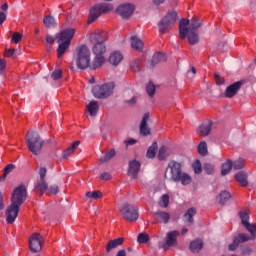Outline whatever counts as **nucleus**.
I'll use <instances>...</instances> for the list:
<instances>
[{
    "label": "nucleus",
    "mask_w": 256,
    "mask_h": 256,
    "mask_svg": "<svg viewBox=\"0 0 256 256\" xmlns=\"http://www.w3.org/2000/svg\"><path fill=\"white\" fill-rule=\"evenodd\" d=\"M181 167V163L175 160L169 162L168 169H170V179L174 183H181V185L184 186L190 185V183L193 181V178H191V175H189L187 172H183Z\"/></svg>",
    "instance_id": "obj_1"
},
{
    "label": "nucleus",
    "mask_w": 256,
    "mask_h": 256,
    "mask_svg": "<svg viewBox=\"0 0 256 256\" xmlns=\"http://www.w3.org/2000/svg\"><path fill=\"white\" fill-rule=\"evenodd\" d=\"M76 65L78 69H89L91 65V50L87 45H81L76 48Z\"/></svg>",
    "instance_id": "obj_2"
},
{
    "label": "nucleus",
    "mask_w": 256,
    "mask_h": 256,
    "mask_svg": "<svg viewBox=\"0 0 256 256\" xmlns=\"http://www.w3.org/2000/svg\"><path fill=\"white\" fill-rule=\"evenodd\" d=\"M44 143L45 141H43V138L39 136V133L28 132L26 136V145L33 155H39V153H41Z\"/></svg>",
    "instance_id": "obj_3"
},
{
    "label": "nucleus",
    "mask_w": 256,
    "mask_h": 256,
    "mask_svg": "<svg viewBox=\"0 0 256 256\" xmlns=\"http://www.w3.org/2000/svg\"><path fill=\"white\" fill-rule=\"evenodd\" d=\"M201 27V20L192 18L190 21L187 18H183L179 22V36L180 39H187V33L189 31H197Z\"/></svg>",
    "instance_id": "obj_4"
},
{
    "label": "nucleus",
    "mask_w": 256,
    "mask_h": 256,
    "mask_svg": "<svg viewBox=\"0 0 256 256\" xmlns=\"http://www.w3.org/2000/svg\"><path fill=\"white\" fill-rule=\"evenodd\" d=\"M91 41L94 43L92 52L94 55H105L107 51V46H105V41H107V32H102L101 34H94L91 36Z\"/></svg>",
    "instance_id": "obj_5"
},
{
    "label": "nucleus",
    "mask_w": 256,
    "mask_h": 256,
    "mask_svg": "<svg viewBox=\"0 0 256 256\" xmlns=\"http://www.w3.org/2000/svg\"><path fill=\"white\" fill-rule=\"evenodd\" d=\"M115 89V83L109 82L102 85H96L92 88V93L96 99H107Z\"/></svg>",
    "instance_id": "obj_6"
},
{
    "label": "nucleus",
    "mask_w": 256,
    "mask_h": 256,
    "mask_svg": "<svg viewBox=\"0 0 256 256\" xmlns=\"http://www.w3.org/2000/svg\"><path fill=\"white\" fill-rule=\"evenodd\" d=\"M120 213L125 219V221H129L130 223H135L137 219H139V208L135 205L126 203L120 208Z\"/></svg>",
    "instance_id": "obj_7"
},
{
    "label": "nucleus",
    "mask_w": 256,
    "mask_h": 256,
    "mask_svg": "<svg viewBox=\"0 0 256 256\" xmlns=\"http://www.w3.org/2000/svg\"><path fill=\"white\" fill-rule=\"evenodd\" d=\"M177 12H168L158 23L160 33H167L177 23Z\"/></svg>",
    "instance_id": "obj_8"
},
{
    "label": "nucleus",
    "mask_w": 256,
    "mask_h": 256,
    "mask_svg": "<svg viewBox=\"0 0 256 256\" xmlns=\"http://www.w3.org/2000/svg\"><path fill=\"white\" fill-rule=\"evenodd\" d=\"M27 199V188L25 185H20L13 190L11 205L21 208L22 204L25 203Z\"/></svg>",
    "instance_id": "obj_9"
},
{
    "label": "nucleus",
    "mask_w": 256,
    "mask_h": 256,
    "mask_svg": "<svg viewBox=\"0 0 256 256\" xmlns=\"http://www.w3.org/2000/svg\"><path fill=\"white\" fill-rule=\"evenodd\" d=\"M179 235H181V233H179V231L177 230L168 232L166 234L165 241L159 243L160 249H164V251H167L170 249V247H175V245H177V237H179Z\"/></svg>",
    "instance_id": "obj_10"
},
{
    "label": "nucleus",
    "mask_w": 256,
    "mask_h": 256,
    "mask_svg": "<svg viewBox=\"0 0 256 256\" xmlns=\"http://www.w3.org/2000/svg\"><path fill=\"white\" fill-rule=\"evenodd\" d=\"M75 33V28H64L58 34H56V39L57 41L71 44V41H73V37H75Z\"/></svg>",
    "instance_id": "obj_11"
},
{
    "label": "nucleus",
    "mask_w": 256,
    "mask_h": 256,
    "mask_svg": "<svg viewBox=\"0 0 256 256\" xmlns=\"http://www.w3.org/2000/svg\"><path fill=\"white\" fill-rule=\"evenodd\" d=\"M116 13L122 17V19H129L133 13H135V5L131 3L121 4L117 7Z\"/></svg>",
    "instance_id": "obj_12"
},
{
    "label": "nucleus",
    "mask_w": 256,
    "mask_h": 256,
    "mask_svg": "<svg viewBox=\"0 0 256 256\" xmlns=\"http://www.w3.org/2000/svg\"><path fill=\"white\" fill-rule=\"evenodd\" d=\"M41 239H43V237L39 233H34L31 235L29 239V247L32 253H39V251L43 249V246L41 245Z\"/></svg>",
    "instance_id": "obj_13"
},
{
    "label": "nucleus",
    "mask_w": 256,
    "mask_h": 256,
    "mask_svg": "<svg viewBox=\"0 0 256 256\" xmlns=\"http://www.w3.org/2000/svg\"><path fill=\"white\" fill-rule=\"evenodd\" d=\"M19 206H14L13 204H10L9 207L6 209V223L8 225H11L15 223V219H17L19 215Z\"/></svg>",
    "instance_id": "obj_14"
},
{
    "label": "nucleus",
    "mask_w": 256,
    "mask_h": 256,
    "mask_svg": "<svg viewBox=\"0 0 256 256\" xmlns=\"http://www.w3.org/2000/svg\"><path fill=\"white\" fill-rule=\"evenodd\" d=\"M241 87H243V81H237L234 82L233 84L229 85L225 92L224 96L227 97L228 99H233L237 93L241 90Z\"/></svg>",
    "instance_id": "obj_15"
},
{
    "label": "nucleus",
    "mask_w": 256,
    "mask_h": 256,
    "mask_svg": "<svg viewBox=\"0 0 256 256\" xmlns=\"http://www.w3.org/2000/svg\"><path fill=\"white\" fill-rule=\"evenodd\" d=\"M249 239H251V237H249V235L245 233L234 236L233 242L228 246L229 251L237 250V247H239L240 243H245L246 241H249Z\"/></svg>",
    "instance_id": "obj_16"
},
{
    "label": "nucleus",
    "mask_w": 256,
    "mask_h": 256,
    "mask_svg": "<svg viewBox=\"0 0 256 256\" xmlns=\"http://www.w3.org/2000/svg\"><path fill=\"white\" fill-rule=\"evenodd\" d=\"M213 127V122L208 121L200 125L197 129V134L200 137H207L211 133V129Z\"/></svg>",
    "instance_id": "obj_17"
},
{
    "label": "nucleus",
    "mask_w": 256,
    "mask_h": 256,
    "mask_svg": "<svg viewBox=\"0 0 256 256\" xmlns=\"http://www.w3.org/2000/svg\"><path fill=\"white\" fill-rule=\"evenodd\" d=\"M139 169H141V163L136 160L131 161L128 170L129 177H132V179H137V175H139Z\"/></svg>",
    "instance_id": "obj_18"
},
{
    "label": "nucleus",
    "mask_w": 256,
    "mask_h": 256,
    "mask_svg": "<svg viewBox=\"0 0 256 256\" xmlns=\"http://www.w3.org/2000/svg\"><path fill=\"white\" fill-rule=\"evenodd\" d=\"M95 57L92 60V63H90L89 69H92L93 71L100 69V67H103V64L105 63V56L94 54Z\"/></svg>",
    "instance_id": "obj_19"
},
{
    "label": "nucleus",
    "mask_w": 256,
    "mask_h": 256,
    "mask_svg": "<svg viewBox=\"0 0 256 256\" xmlns=\"http://www.w3.org/2000/svg\"><path fill=\"white\" fill-rule=\"evenodd\" d=\"M156 221L157 223H163L164 225H167L169 221L171 220V214L166 211H158L155 213Z\"/></svg>",
    "instance_id": "obj_20"
},
{
    "label": "nucleus",
    "mask_w": 256,
    "mask_h": 256,
    "mask_svg": "<svg viewBox=\"0 0 256 256\" xmlns=\"http://www.w3.org/2000/svg\"><path fill=\"white\" fill-rule=\"evenodd\" d=\"M147 121H149V113H145L141 124H140V133L141 135H151V128L147 126Z\"/></svg>",
    "instance_id": "obj_21"
},
{
    "label": "nucleus",
    "mask_w": 256,
    "mask_h": 256,
    "mask_svg": "<svg viewBox=\"0 0 256 256\" xmlns=\"http://www.w3.org/2000/svg\"><path fill=\"white\" fill-rule=\"evenodd\" d=\"M109 63L114 67H117L121 61H123V54L119 51L112 52L108 59Z\"/></svg>",
    "instance_id": "obj_22"
},
{
    "label": "nucleus",
    "mask_w": 256,
    "mask_h": 256,
    "mask_svg": "<svg viewBox=\"0 0 256 256\" xmlns=\"http://www.w3.org/2000/svg\"><path fill=\"white\" fill-rule=\"evenodd\" d=\"M130 44H131V47L132 49H135V51H143V47H144V43H143V40H141L139 37L137 36H132L130 38Z\"/></svg>",
    "instance_id": "obj_23"
},
{
    "label": "nucleus",
    "mask_w": 256,
    "mask_h": 256,
    "mask_svg": "<svg viewBox=\"0 0 256 256\" xmlns=\"http://www.w3.org/2000/svg\"><path fill=\"white\" fill-rule=\"evenodd\" d=\"M101 15H103V14L101 13V10H100L98 4H96L94 7H92L90 9L88 23H93L96 19H99V17H101Z\"/></svg>",
    "instance_id": "obj_24"
},
{
    "label": "nucleus",
    "mask_w": 256,
    "mask_h": 256,
    "mask_svg": "<svg viewBox=\"0 0 256 256\" xmlns=\"http://www.w3.org/2000/svg\"><path fill=\"white\" fill-rule=\"evenodd\" d=\"M123 238H117L114 240H110L107 245H106V251L107 253H111V251H113V249H117V247L123 245Z\"/></svg>",
    "instance_id": "obj_25"
},
{
    "label": "nucleus",
    "mask_w": 256,
    "mask_h": 256,
    "mask_svg": "<svg viewBox=\"0 0 256 256\" xmlns=\"http://www.w3.org/2000/svg\"><path fill=\"white\" fill-rule=\"evenodd\" d=\"M79 143H80L79 141H75L71 144V146L66 148L62 153L63 159H69V157H71V155L75 153V150L77 149V147H79Z\"/></svg>",
    "instance_id": "obj_26"
},
{
    "label": "nucleus",
    "mask_w": 256,
    "mask_h": 256,
    "mask_svg": "<svg viewBox=\"0 0 256 256\" xmlns=\"http://www.w3.org/2000/svg\"><path fill=\"white\" fill-rule=\"evenodd\" d=\"M231 199V193L226 190L221 191L220 194L216 197V201L219 205H227L228 201Z\"/></svg>",
    "instance_id": "obj_27"
},
{
    "label": "nucleus",
    "mask_w": 256,
    "mask_h": 256,
    "mask_svg": "<svg viewBox=\"0 0 256 256\" xmlns=\"http://www.w3.org/2000/svg\"><path fill=\"white\" fill-rule=\"evenodd\" d=\"M165 61H167V56L165 55V53L158 52L153 55L152 60H151V65H152V67H155V65H157L159 63H163Z\"/></svg>",
    "instance_id": "obj_28"
},
{
    "label": "nucleus",
    "mask_w": 256,
    "mask_h": 256,
    "mask_svg": "<svg viewBox=\"0 0 256 256\" xmlns=\"http://www.w3.org/2000/svg\"><path fill=\"white\" fill-rule=\"evenodd\" d=\"M195 215H197V209L189 208L184 214L185 223H187L188 225H193V217H195Z\"/></svg>",
    "instance_id": "obj_29"
},
{
    "label": "nucleus",
    "mask_w": 256,
    "mask_h": 256,
    "mask_svg": "<svg viewBox=\"0 0 256 256\" xmlns=\"http://www.w3.org/2000/svg\"><path fill=\"white\" fill-rule=\"evenodd\" d=\"M58 43V48H57V56L59 58L63 57L65 55V53L67 52V49H69V47H71V44H69L68 42H60L57 41Z\"/></svg>",
    "instance_id": "obj_30"
},
{
    "label": "nucleus",
    "mask_w": 256,
    "mask_h": 256,
    "mask_svg": "<svg viewBox=\"0 0 256 256\" xmlns=\"http://www.w3.org/2000/svg\"><path fill=\"white\" fill-rule=\"evenodd\" d=\"M87 111L91 117H95L97 115V112L99 111V102L98 101H91L87 105Z\"/></svg>",
    "instance_id": "obj_31"
},
{
    "label": "nucleus",
    "mask_w": 256,
    "mask_h": 256,
    "mask_svg": "<svg viewBox=\"0 0 256 256\" xmlns=\"http://www.w3.org/2000/svg\"><path fill=\"white\" fill-rule=\"evenodd\" d=\"M44 26L47 29H51L53 27H57V21L55 20V17L48 15L43 18Z\"/></svg>",
    "instance_id": "obj_32"
},
{
    "label": "nucleus",
    "mask_w": 256,
    "mask_h": 256,
    "mask_svg": "<svg viewBox=\"0 0 256 256\" xmlns=\"http://www.w3.org/2000/svg\"><path fill=\"white\" fill-rule=\"evenodd\" d=\"M186 37L190 45H197V43H199V34H197V31L190 30Z\"/></svg>",
    "instance_id": "obj_33"
},
{
    "label": "nucleus",
    "mask_w": 256,
    "mask_h": 256,
    "mask_svg": "<svg viewBox=\"0 0 256 256\" xmlns=\"http://www.w3.org/2000/svg\"><path fill=\"white\" fill-rule=\"evenodd\" d=\"M235 180L242 185V187H247L248 181H247V174L245 172H238L235 174Z\"/></svg>",
    "instance_id": "obj_34"
},
{
    "label": "nucleus",
    "mask_w": 256,
    "mask_h": 256,
    "mask_svg": "<svg viewBox=\"0 0 256 256\" xmlns=\"http://www.w3.org/2000/svg\"><path fill=\"white\" fill-rule=\"evenodd\" d=\"M35 189L40 192V195H43L49 189V186L45 180H38L35 184Z\"/></svg>",
    "instance_id": "obj_35"
},
{
    "label": "nucleus",
    "mask_w": 256,
    "mask_h": 256,
    "mask_svg": "<svg viewBox=\"0 0 256 256\" xmlns=\"http://www.w3.org/2000/svg\"><path fill=\"white\" fill-rule=\"evenodd\" d=\"M201 249H203V240H194L190 243L192 253H199Z\"/></svg>",
    "instance_id": "obj_36"
},
{
    "label": "nucleus",
    "mask_w": 256,
    "mask_h": 256,
    "mask_svg": "<svg viewBox=\"0 0 256 256\" xmlns=\"http://www.w3.org/2000/svg\"><path fill=\"white\" fill-rule=\"evenodd\" d=\"M157 149H159L157 142H153L147 150L146 157L148 159H154L155 155H157Z\"/></svg>",
    "instance_id": "obj_37"
},
{
    "label": "nucleus",
    "mask_w": 256,
    "mask_h": 256,
    "mask_svg": "<svg viewBox=\"0 0 256 256\" xmlns=\"http://www.w3.org/2000/svg\"><path fill=\"white\" fill-rule=\"evenodd\" d=\"M117 153L115 152V149L109 150L104 156L100 158V163H107V161H111L113 157H115Z\"/></svg>",
    "instance_id": "obj_38"
},
{
    "label": "nucleus",
    "mask_w": 256,
    "mask_h": 256,
    "mask_svg": "<svg viewBox=\"0 0 256 256\" xmlns=\"http://www.w3.org/2000/svg\"><path fill=\"white\" fill-rule=\"evenodd\" d=\"M167 157H169V149H167L166 146L160 147L159 152H158L159 161H165V159H167Z\"/></svg>",
    "instance_id": "obj_39"
},
{
    "label": "nucleus",
    "mask_w": 256,
    "mask_h": 256,
    "mask_svg": "<svg viewBox=\"0 0 256 256\" xmlns=\"http://www.w3.org/2000/svg\"><path fill=\"white\" fill-rule=\"evenodd\" d=\"M231 169H233V162L230 159H228L226 162L222 164V175H227V173H229Z\"/></svg>",
    "instance_id": "obj_40"
},
{
    "label": "nucleus",
    "mask_w": 256,
    "mask_h": 256,
    "mask_svg": "<svg viewBox=\"0 0 256 256\" xmlns=\"http://www.w3.org/2000/svg\"><path fill=\"white\" fill-rule=\"evenodd\" d=\"M98 8L100 9V12L103 13H109V11H113V4L111 3H100L97 4Z\"/></svg>",
    "instance_id": "obj_41"
},
{
    "label": "nucleus",
    "mask_w": 256,
    "mask_h": 256,
    "mask_svg": "<svg viewBox=\"0 0 256 256\" xmlns=\"http://www.w3.org/2000/svg\"><path fill=\"white\" fill-rule=\"evenodd\" d=\"M198 153L199 155H201L202 157H205V155H207L208 150H207V142L202 141L198 144Z\"/></svg>",
    "instance_id": "obj_42"
},
{
    "label": "nucleus",
    "mask_w": 256,
    "mask_h": 256,
    "mask_svg": "<svg viewBox=\"0 0 256 256\" xmlns=\"http://www.w3.org/2000/svg\"><path fill=\"white\" fill-rule=\"evenodd\" d=\"M86 197L88 199H101V197H103V193L101 191H89L86 192Z\"/></svg>",
    "instance_id": "obj_43"
},
{
    "label": "nucleus",
    "mask_w": 256,
    "mask_h": 256,
    "mask_svg": "<svg viewBox=\"0 0 256 256\" xmlns=\"http://www.w3.org/2000/svg\"><path fill=\"white\" fill-rule=\"evenodd\" d=\"M245 229H247V231H249V233L252 235V237H255L256 234V225L255 224H251L249 222H247L246 224H244Z\"/></svg>",
    "instance_id": "obj_44"
},
{
    "label": "nucleus",
    "mask_w": 256,
    "mask_h": 256,
    "mask_svg": "<svg viewBox=\"0 0 256 256\" xmlns=\"http://www.w3.org/2000/svg\"><path fill=\"white\" fill-rule=\"evenodd\" d=\"M61 77H63V71H61V69H56L51 74V79H53V81H59Z\"/></svg>",
    "instance_id": "obj_45"
},
{
    "label": "nucleus",
    "mask_w": 256,
    "mask_h": 256,
    "mask_svg": "<svg viewBox=\"0 0 256 256\" xmlns=\"http://www.w3.org/2000/svg\"><path fill=\"white\" fill-rule=\"evenodd\" d=\"M137 241L140 245H143L149 241V235L145 233H140L137 237Z\"/></svg>",
    "instance_id": "obj_46"
},
{
    "label": "nucleus",
    "mask_w": 256,
    "mask_h": 256,
    "mask_svg": "<svg viewBox=\"0 0 256 256\" xmlns=\"http://www.w3.org/2000/svg\"><path fill=\"white\" fill-rule=\"evenodd\" d=\"M160 207H169V194H164L160 201H159Z\"/></svg>",
    "instance_id": "obj_47"
},
{
    "label": "nucleus",
    "mask_w": 256,
    "mask_h": 256,
    "mask_svg": "<svg viewBox=\"0 0 256 256\" xmlns=\"http://www.w3.org/2000/svg\"><path fill=\"white\" fill-rule=\"evenodd\" d=\"M146 92L148 93L149 97H153V95H155V84L150 82L146 86Z\"/></svg>",
    "instance_id": "obj_48"
},
{
    "label": "nucleus",
    "mask_w": 256,
    "mask_h": 256,
    "mask_svg": "<svg viewBox=\"0 0 256 256\" xmlns=\"http://www.w3.org/2000/svg\"><path fill=\"white\" fill-rule=\"evenodd\" d=\"M192 167H193L194 173H196L197 175H199V173L203 171V168L201 167V162L199 160L194 162Z\"/></svg>",
    "instance_id": "obj_49"
},
{
    "label": "nucleus",
    "mask_w": 256,
    "mask_h": 256,
    "mask_svg": "<svg viewBox=\"0 0 256 256\" xmlns=\"http://www.w3.org/2000/svg\"><path fill=\"white\" fill-rule=\"evenodd\" d=\"M232 167L237 171L239 169H243V167H245V163H243V160L239 159L232 163Z\"/></svg>",
    "instance_id": "obj_50"
},
{
    "label": "nucleus",
    "mask_w": 256,
    "mask_h": 256,
    "mask_svg": "<svg viewBox=\"0 0 256 256\" xmlns=\"http://www.w3.org/2000/svg\"><path fill=\"white\" fill-rule=\"evenodd\" d=\"M242 225L249 223V214L247 212H239Z\"/></svg>",
    "instance_id": "obj_51"
},
{
    "label": "nucleus",
    "mask_w": 256,
    "mask_h": 256,
    "mask_svg": "<svg viewBox=\"0 0 256 256\" xmlns=\"http://www.w3.org/2000/svg\"><path fill=\"white\" fill-rule=\"evenodd\" d=\"M214 79L216 85H225V78L219 75V73H214Z\"/></svg>",
    "instance_id": "obj_52"
},
{
    "label": "nucleus",
    "mask_w": 256,
    "mask_h": 256,
    "mask_svg": "<svg viewBox=\"0 0 256 256\" xmlns=\"http://www.w3.org/2000/svg\"><path fill=\"white\" fill-rule=\"evenodd\" d=\"M204 171H206L208 175H212L213 171H215V166H213V164L206 163L204 164Z\"/></svg>",
    "instance_id": "obj_53"
},
{
    "label": "nucleus",
    "mask_w": 256,
    "mask_h": 256,
    "mask_svg": "<svg viewBox=\"0 0 256 256\" xmlns=\"http://www.w3.org/2000/svg\"><path fill=\"white\" fill-rule=\"evenodd\" d=\"M13 169H15V165L14 164H8L4 168V179L6 178L7 175H9V173L13 172Z\"/></svg>",
    "instance_id": "obj_54"
},
{
    "label": "nucleus",
    "mask_w": 256,
    "mask_h": 256,
    "mask_svg": "<svg viewBox=\"0 0 256 256\" xmlns=\"http://www.w3.org/2000/svg\"><path fill=\"white\" fill-rule=\"evenodd\" d=\"M21 39H23V35H21L19 32H16L12 35V41L14 43H19V41H21Z\"/></svg>",
    "instance_id": "obj_55"
},
{
    "label": "nucleus",
    "mask_w": 256,
    "mask_h": 256,
    "mask_svg": "<svg viewBox=\"0 0 256 256\" xmlns=\"http://www.w3.org/2000/svg\"><path fill=\"white\" fill-rule=\"evenodd\" d=\"M47 175V168L45 167H41L39 170V176H40V180H45V177Z\"/></svg>",
    "instance_id": "obj_56"
},
{
    "label": "nucleus",
    "mask_w": 256,
    "mask_h": 256,
    "mask_svg": "<svg viewBox=\"0 0 256 256\" xmlns=\"http://www.w3.org/2000/svg\"><path fill=\"white\" fill-rule=\"evenodd\" d=\"M49 193H51L52 195H57V193H59V186L57 185H52L49 187L48 189Z\"/></svg>",
    "instance_id": "obj_57"
},
{
    "label": "nucleus",
    "mask_w": 256,
    "mask_h": 256,
    "mask_svg": "<svg viewBox=\"0 0 256 256\" xmlns=\"http://www.w3.org/2000/svg\"><path fill=\"white\" fill-rule=\"evenodd\" d=\"M17 55V50L15 49H8L5 51V57H15Z\"/></svg>",
    "instance_id": "obj_58"
},
{
    "label": "nucleus",
    "mask_w": 256,
    "mask_h": 256,
    "mask_svg": "<svg viewBox=\"0 0 256 256\" xmlns=\"http://www.w3.org/2000/svg\"><path fill=\"white\" fill-rule=\"evenodd\" d=\"M46 43H48V45H53L55 43V37L51 34H46Z\"/></svg>",
    "instance_id": "obj_59"
},
{
    "label": "nucleus",
    "mask_w": 256,
    "mask_h": 256,
    "mask_svg": "<svg viewBox=\"0 0 256 256\" xmlns=\"http://www.w3.org/2000/svg\"><path fill=\"white\" fill-rule=\"evenodd\" d=\"M100 179H102L103 181H109V179H111V174H109L108 172H104L100 175Z\"/></svg>",
    "instance_id": "obj_60"
},
{
    "label": "nucleus",
    "mask_w": 256,
    "mask_h": 256,
    "mask_svg": "<svg viewBox=\"0 0 256 256\" xmlns=\"http://www.w3.org/2000/svg\"><path fill=\"white\" fill-rule=\"evenodd\" d=\"M7 21V14L5 12L0 11V25H3Z\"/></svg>",
    "instance_id": "obj_61"
},
{
    "label": "nucleus",
    "mask_w": 256,
    "mask_h": 256,
    "mask_svg": "<svg viewBox=\"0 0 256 256\" xmlns=\"http://www.w3.org/2000/svg\"><path fill=\"white\" fill-rule=\"evenodd\" d=\"M5 60L0 59V75H3V72L5 71Z\"/></svg>",
    "instance_id": "obj_62"
},
{
    "label": "nucleus",
    "mask_w": 256,
    "mask_h": 256,
    "mask_svg": "<svg viewBox=\"0 0 256 256\" xmlns=\"http://www.w3.org/2000/svg\"><path fill=\"white\" fill-rule=\"evenodd\" d=\"M128 105H135L137 103V97H132L130 100H125Z\"/></svg>",
    "instance_id": "obj_63"
},
{
    "label": "nucleus",
    "mask_w": 256,
    "mask_h": 256,
    "mask_svg": "<svg viewBox=\"0 0 256 256\" xmlns=\"http://www.w3.org/2000/svg\"><path fill=\"white\" fill-rule=\"evenodd\" d=\"M116 256H127V251L125 249L119 250Z\"/></svg>",
    "instance_id": "obj_64"
}]
</instances>
